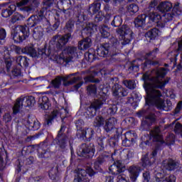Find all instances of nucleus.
I'll return each instance as SVG.
<instances>
[{
	"label": "nucleus",
	"mask_w": 182,
	"mask_h": 182,
	"mask_svg": "<svg viewBox=\"0 0 182 182\" xmlns=\"http://www.w3.org/2000/svg\"><path fill=\"white\" fill-rule=\"evenodd\" d=\"M166 75L167 70L166 68H156L144 74L143 80L146 93L145 97L146 105L148 106H156L160 110L168 112L173 107L171 101L168 100L164 103V100L161 98L163 96L161 92L157 90L163 89L167 85V81L164 79Z\"/></svg>",
	"instance_id": "f257e3e1"
},
{
	"label": "nucleus",
	"mask_w": 182,
	"mask_h": 182,
	"mask_svg": "<svg viewBox=\"0 0 182 182\" xmlns=\"http://www.w3.org/2000/svg\"><path fill=\"white\" fill-rule=\"evenodd\" d=\"M82 55V51L79 50L77 48L68 47L63 51L62 54L57 58L56 60L58 63H63V62L69 63L73 59H79Z\"/></svg>",
	"instance_id": "f03ea898"
},
{
	"label": "nucleus",
	"mask_w": 182,
	"mask_h": 182,
	"mask_svg": "<svg viewBox=\"0 0 182 182\" xmlns=\"http://www.w3.org/2000/svg\"><path fill=\"white\" fill-rule=\"evenodd\" d=\"M33 105H35V97H33V96H21L16 100L13 107V113L14 114H16L19 113V110H21L23 106L24 107H31L33 106Z\"/></svg>",
	"instance_id": "7ed1b4c3"
},
{
	"label": "nucleus",
	"mask_w": 182,
	"mask_h": 182,
	"mask_svg": "<svg viewBox=\"0 0 182 182\" xmlns=\"http://www.w3.org/2000/svg\"><path fill=\"white\" fill-rule=\"evenodd\" d=\"M30 35L29 27L26 26H18L11 33L12 38L15 43H21L23 42Z\"/></svg>",
	"instance_id": "20e7f679"
},
{
	"label": "nucleus",
	"mask_w": 182,
	"mask_h": 182,
	"mask_svg": "<svg viewBox=\"0 0 182 182\" xmlns=\"http://www.w3.org/2000/svg\"><path fill=\"white\" fill-rule=\"evenodd\" d=\"M106 99H107V95L104 94L103 97L95 100L91 103L90 107L87 108L85 113L87 115L86 116L87 119H92L96 116V112H97V110H99V109H100L103 105L106 103Z\"/></svg>",
	"instance_id": "39448f33"
},
{
	"label": "nucleus",
	"mask_w": 182,
	"mask_h": 182,
	"mask_svg": "<svg viewBox=\"0 0 182 182\" xmlns=\"http://www.w3.org/2000/svg\"><path fill=\"white\" fill-rule=\"evenodd\" d=\"M75 75L76 74L73 73L63 77H57L55 80L52 81V85L56 88H58L60 85H62V82L64 86H69L70 85H73V83H76L77 80H80V78L79 77H74L73 78H70L71 76H75Z\"/></svg>",
	"instance_id": "423d86ee"
},
{
	"label": "nucleus",
	"mask_w": 182,
	"mask_h": 182,
	"mask_svg": "<svg viewBox=\"0 0 182 182\" xmlns=\"http://www.w3.org/2000/svg\"><path fill=\"white\" fill-rule=\"evenodd\" d=\"M117 33L119 35V41L122 45H128L133 39V32L130 30L129 26L124 25L122 28L117 30Z\"/></svg>",
	"instance_id": "0eeeda50"
},
{
	"label": "nucleus",
	"mask_w": 182,
	"mask_h": 182,
	"mask_svg": "<svg viewBox=\"0 0 182 182\" xmlns=\"http://www.w3.org/2000/svg\"><path fill=\"white\" fill-rule=\"evenodd\" d=\"M174 135L171 134L164 141L163 136L160 134V128L156 127L150 132V139H152L153 141H159L161 144L166 143L168 145L173 144L174 143Z\"/></svg>",
	"instance_id": "6e6552de"
},
{
	"label": "nucleus",
	"mask_w": 182,
	"mask_h": 182,
	"mask_svg": "<svg viewBox=\"0 0 182 182\" xmlns=\"http://www.w3.org/2000/svg\"><path fill=\"white\" fill-rule=\"evenodd\" d=\"M87 174L90 176L95 175V171L92 168L88 167L86 171L85 169H78L74 182H89V180L86 177Z\"/></svg>",
	"instance_id": "1a4fd4ad"
},
{
	"label": "nucleus",
	"mask_w": 182,
	"mask_h": 182,
	"mask_svg": "<svg viewBox=\"0 0 182 182\" xmlns=\"http://www.w3.org/2000/svg\"><path fill=\"white\" fill-rule=\"evenodd\" d=\"M77 154L80 157H93L95 156V146L83 144L77 151Z\"/></svg>",
	"instance_id": "9d476101"
},
{
	"label": "nucleus",
	"mask_w": 182,
	"mask_h": 182,
	"mask_svg": "<svg viewBox=\"0 0 182 182\" xmlns=\"http://www.w3.org/2000/svg\"><path fill=\"white\" fill-rule=\"evenodd\" d=\"M168 16V14H164L163 16H161L159 13L149 14V19L153 22H155V23H157L159 28H164L166 22H167V21L164 20V18H167Z\"/></svg>",
	"instance_id": "9b49d317"
},
{
	"label": "nucleus",
	"mask_w": 182,
	"mask_h": 182,
	"mask_svg": "<svg viewBox=\"0 0 182 182\" xmlns=\"http://www.w3.org/2000/svg\"><path fill=\"white\" fill-rule=\"evenodd\" d=\"M71 38L72 35L70 33L65 34V36H56L52 38L50 43L51 45H56V46L60 48V46L66 45Z\"/></svg>",
	"instance_id": "f8f14e48"
},
{
	"label": "nucleus",
	"mask_w": 182,
	"mask_h": 182,
	"mask_svg": "<svg viewBox=\"0 0 182 182\" xmlns=\"http://www.w3.org/2000/svg\"><path fill=\"white\" fill-rule=\"evenodd\" d=\"M66 114H68V109L62 108L60 112H58V110H54L51 114L48 117L47 119V124L49 126V124H52V120L55 119V117H58V116H60L61 119H65L66 117Z\"/></svg>",
	"instance_id": "ddd939ff"
},
{
	"label": "nucleus",
	"mask_w": 182,
	"mask_h": 182,
	"mask_svg": "<svg viewBox=\"0 0 182 182\" xmlns=\"http://www.w3.org/2000/svg\"><path fill=\"white\" fill-rule=\"evenodd\" d=\"M124 170V166H123L120 161H117L109 167V171L111 174H120V173H123Z\"/></svg>",
	"instance_id": "4468645a"
},
{
	"label": "nucleus",
	"mask_w": 182,
	"mask_h": 182,
	"mask_svg": "<svg viewBox=\"0 0 182 182\" xmlns=\"http://www.w3.org/2000/svg\"><path fill=\"white\" fill-rule=\"evenodd\" d=\"M151 157L150 159H149V155L146 154L144 155L141 158V161H142V166L143 167H150L153 163L156 161V156H157V151L154 150L153 151L151 154Z\"/></svg>",
	"instance_id": "2eb2a0df"
},
{
	"label": "nucleus",
	"mask_w": 182,
	"mask_h": 182,
	"mask_svg": "<svg viewBox=\"0 0 182 182\" xmlns=\"http://www.w3.org/2000/svg\"><path fill=\"white\" fill-rule=\"evenodd\" d=\"M157 52H159V48H156L154 51L146 53L145 55V62L142 65L144 70H146V68H149L150 65H154L151 59H153V56H154L155 53Z\"/></svg>",
	"instance_id": "dca6fc26"
},
{
	"label": "nucleus",
	"mask_w": 182,
	"mask_h": 182,
	"mask_svg": "<svg viewBox=\"0 0 182 182\" xmlns=\"http://www.w3.org/2000/svg\"><path fill=\"white\" fill-rule=\"evenodd\" d=\"M28 2L29 0H21L16 4V6L20 11H23V12H27L28 14H29L30 12H32V11H33V7L31 6H26V5H28Z\"/></svg>",
	"instance_id": "f3484780"
},
{
	"label": "nucleus",
	"mask_w": 182,
	"mask_h": 182,
	"mask_svg": "<svg viewBox=\"0 0 182 182\" xmlns=\"http://www.w3.org/2000/svg\"><path fill=\"white\" fill-rule=\"evenodd\" d=\"M141 171V168L140 166H131L129 168V177L132 181H136L137 180V177L140 175V172Z\"/></svg>",
	"instance_id": "a211bd4d"
},
{
	"label": "nucleus",
	"mask_w": 182,
	"mask_h": 182,
	"mask_svg": "<svg viewBox=\"0 0 182 182\" xmlns=\"http://www.w3.org/2000/svg\"><path fill=\"white\" fill-rule=\"evenodd\" d=\"M163 166L166 170L171 171V170H176V168H178L179 164L173 159H166L164 161Z\"/></svg>",
	"instance_id": "6ab92c4d"
},
{
	"label": "nucleus",
	"mask_w": 182,
	"mask_h": 182,
	"mask_svg": "<svg viewBox=\"0 0 182 182\" xmlns=\"http://www.w3.org/2000/svg\"><path fill=\"white\" fill-rule=\"evenodd\" d=\"M114 96H118V97H122V96H127V92L124 90L122 85L119 84H115L112 88Z\"/></svg>",
	"instance_id": "aec40b11"
},
{
	"label": "nucleus",
	"mask_w": 182,
	"mask_h": 182,
	"mask_svg": "<svg viewBox=\"0 0 182 182\" xmlns=\"http://www.w3.org/2000/svg\"><path fill=\"white\" fill-rule=\"evenodd\" d=\"M94 133L95 131H93L92 128L78 130V134H80V137L83 140H85V139H92V137H93Z\"/></svg>",
	"instance_id": "412c9836"
},
{
	"label": "nucleus",
	"mask_w": 182,
	"mask_h": 182,
	"mask_svg": "<svg viewBox=\"0 0 182 182\" xmlns=\"http://www.w3.org/2000/svg\"><path fill=\"white\" fill-rule=\"evenodd\" d=\"M171 8H173V4L168 1H163L159 4L157 6L158 11L161 12L162 14H165V12H168V11H171Z\"/></svg>",
	"instance_id": "4be33fe9"
},
{
	"label": "nucleus",
	"mask_w": 182,
	"mask_h": 182,
	"mask_svg": "<svg viewBox=\"0 0 182 182\" xmlns=\"http://www.w3.org/2000/svg\"><path fill=\"white\" fill-rule=\"evenodd\" d=\"M90 46H92V40L89 38H84L78 43L80 50H86V49H89Z\"/></svg>",
	"instance_id": "5701e85b"
},
{
	"label": "nucleus",
	"mask_w": 182,
	"mask_h": 182,
	"mask_svg": "<svg viewBox=\"0 0 182 182\" xmlns=\"http://www.w3.org/2000/svg\"><path fill=\"white\" fill-rule=\"evenodd\" d=\"M146 18H147L146 14L138 16L134 21L136 28H143L146 25Z\"/></svg>",
	"instance_id": "b1692460"
},
{
	"label": "nucleus",
	"mask_w": 182,
	"mask_h": 182,
	"mask_svg": "<svg viewBox=\"0 0 182 182\" xmlns=\"http://www.w3.org/2000/svg\"><path fill=\"white\" fill-rule=\"evenodd\" d=\"M40 107L43 110H49L50 107V103L49 102V98L46 96H43L39 99Z\"/></svg>",
	"instance_id": "393cba45"
},
{
	"label": "nucleus",
	"mask_w": 182,
	"mask_h": 182,
	"mask_svg": "<svg viewBox=\"0 0 182 182\" xmlns=\"http://www.w3.org/2000/svg\"><path fill=\"white\" fill-rule=\"evenodd\" d=\"M33 37L36 41H40L43 37V28L41 26L36 27L33 31Z\"/></svg>",
	"instance_id": "a878e982"
},
{
	"label": "nucleus",
	"mask_w": 182,
	"mask_h": 182,
	"mask_svg": "<svg viewBox=\"0 0 182 182\" xmlns=\"http://www.w3.org/2000/svg\"><path fill=\"white\" fill-rule=\"evenodd\" d=\"M117 120L116 118L112 117L105 121V129L106 132H110V130H113L114 127V124H116Z\"/></svg>",
	"instance_id": "bb28decb"
},
{
	"label": "nucleus",
	"mask_w": 182,
	"mask_h": 182,
	"mask_svg": "<svg viewBox=\"0 0 182 182\" xmlns=\"http://www.w3.org/2000/svg\"><path fill=\"white\" fill-rule=\"evenodd\" d=\"M109 54V44H104L97 49V55L101 58H105Z\"/></svg>",
	"instance_id": "cd10ccee"
},
{
	"label": "nucleus",
	"mask_w": 182,
	"mask_h": 182,
	"mask_svg": "<svg viewBox=\"0 0 182 182\" xmlns=\"http://www.w3.org/2000/svg\"><path fill=\"white\" fill-rule=\"evenodd\" d=\"M140 99H141V95H138L135 92L132 94V97L129 98L128 103H130L132 106H136L137 107V102H140Z\"/></svg>",
	"instance_id": "c85d7f7f"
},
{
	"label": "nucleus",
	"mask_w": 182,
	"mask_h": 182,
	"mask_svg": "<svg viewBox=\"0 0 182 182\" xmlns=\"http://www.w3.org/2000/svg\"><path fill=\"white\" fill-rule=\"evenodd\" d=\"M22 53H26L30 55L32 58H36L38 54L36 53V50H34L32 46H26L21 50Z\"/></svg>",
	"instance_id": "c756f323"
},
{
	"label": "nucleus",
	"mask_w": 182,
	"mask_h": 182,
	"mask_svg": "<svg viewBox=\"0 0 182 182\" xmlns=\"http://www.w3.org/2000/svg\"><path fill=\"white\" fill-rule=\"evenodd\" d=\"M161 34L160 31L157 28H153L151 31H148L145 36L146 38H150L151 39H156L157 36H159Z\"/></svg>",
	"instance_id": "7c9ffc66"
},
{
	"label": "nucleus",
	"mask_w": 182,
	"mask_h": 182,
	"mask_svg": "<svg viewBox=\"0 0 182 182\" xmlns=\"http://www.w3.org/2000/svg\"><path fill=\"white\" fill-rule=\"evenodd\" d=\"M97 31V26L93 23H87L86 25V27L83 29L84 32H86V33H94V32H96Z\"/></svg>",
	"instance_id": "2f4dec72"
},
{
	"label": "nucleus",
	"mask_w": 182,
	"mask_h": 182,
	"mask_svg": "<svg viewBox=\"0 0 182 182\" xmlns=\"http://www.w3.org/2000/svg\"><path fill=\"white\" fill-rule=\"evenodd\" d=\"M156 120V116L154 114H151L149 116L146 117L145 119L142 122L143 126H150Z\"/></svg>",
	"instance_id": "473e14b6"
},
{
	"label": "nucleus",
	"mask_w": 182,
	"mask_h": 182,
	"mask_svg": "<svg viewBox=\"0 0 182 182\" xmlns=\"http://www.w3.org/2000/svg\"><path fill=\"white\" fill-rule=\"evenodd\" d=\"M16 63L19 65L20 66H24L26 68L29 65L28 63V59L26 57L18 56L16 58Z\"/></svg>",
	"instance_id": "72a5a7b5"
},
{
	"label": "nucleus",
	"mask_w": 182,
	"mask_h": 182,
	"mask_svg": "<svg viewBox=\"0 0 182 182\" xmlns=\"http://www.w3.org/2000/svg\"><path fill=\"white\" fill-rule=\"evenodd\" d=\"M100 32L102 38H109L110 33H109V27L106 26H102L100 28Z\"/></svg>",
	"instance_id": "f704fd0d"
},
{
	"label": "nucleus",
	"mask_w": 182,
	"mask_h": 182,
	"mask_svg": "<svg viewBox=\"0 0 182 182\" xmlns=\"http://www.w3.org/2000/svg\"><path fill=\"white\" fill-rule=\"evenodd\" d=\"M100 10V4L95 3L92 4L89 8V12L91 14H97Z\"/></svg>",
	"instance_id": "c9c22d12"
},
{
	"label": "nucleus",
	"mask_w": 182,
	"mask_h": 182,
	"mask_svg": "<svg viewBox=\"0 0 182 182\" xmlns=\"http://www.w3.org/2000/svg\"><path fill=\"white\" fill-rule=\"evenodd\" d=\"M122 22H123V19H122V16H116L114 17V19L112 21L111 25L112 26L117 27V26H120V25H122Z\"/></svg>",
	"instance_id": "e433bc0d"
},
{
	"label": "nucleus",
	"mask_w": 182,
	"mask_h": 182,
	"mask_svg": "<svg viewBox=\"0 0 182 182\" xmlns=\"http://www.w3.org/2000/svg\"><path fill=\"white\" fill-rule=\"evenodd\" d=\"M123 84L124 85V86H126V87H128V89H136V82H134V80H125L123 81Z\"/></svg>",
	"instance_id": "4c0bfd02"
},
{
	"label": "nucleus",
	"mask_w": 182,
	"mask_h": 182,
	"mask_svg": "<svg viewBox=\"0 0 182 182\" xmlns=\"http://www.w3.org/2000/svg\"><path fill=\"white\" fill-rule=\"evenodd\" d=\"M127 11L129 14L133 15V14L139 12V6L134 4H130L127 8Z\"/></svg>",
	"instance_id": "58836bf2"
},
{
	"label": "nucleus",
	"mask_w": 182,
	"mask_h": 182,
	"mask_svg": "<svg viewBox=\"0 0 182 182\" xmlns=\"http://www.w3.org/2000/svg\"><path fill=\"white\" fill-rule=\"evenodd\" d=\"M36 23H38V16H32L28 18V25L31 28L33 27Z\"/></svg>",
	"instance_id": "ea45409f"
},
{
	"label": "nucleus",
	"mask_w": 182,
	"mask_h": 182,
	"mask_svg": "<svg viewBox=\"0 0 182 182\" xmlns=\"http://www.w3.org/2000/svg\"><path fill=\"white\" fill-rule=\"evenodd\" d=\"M105 124V119L102 117H97L94 121V126L95 127H100V126H103Z\"/></svg>",
	"instance_id": "a19ab883"
},
{
	"label": "nucleus",
	"mask_w": 182,
	"mask_h": 182,
	"mask_svg": "<svg viewBox=\"0 0 182 182\" xmlns=\"http://www.w3.org/2000/svg\"><path fill=\"white\" fill-rule=\"evenodd\" d=\"M127 136H130V133L127 132L125 139L122 141V145L125 147H129V146H132V143L134 141V139H132L130 141V139H127Z\"/></svg>",
	"instance_id": "79ce46f5"
},
{
	"label": "nucleus",
	"mask_w": 182,
	"mask_h": 182,
	"mask_svg": "<svg viewBox=\"0 0 182 182\" xmlns=\"http://www.w3.org/2000/svg\"><path fill=\"white\" fill-rule=\"evenodd\" d=\"M5 38H6V31L5 29L1 28L0 29V41H0V45H4V43L5 42Z\"/></svg>",
	"instance_id": "37998d69"
},
{
	"label": "nucleus",
	"mask_w": 182,
	"mask_h": 182,
	"mask_svg": "<svg viewBox=\"0 0 182 182\" xmlns=\"http://www.w3.org/2000/svg\"><path fill=\"white\" fill-rule=\"evenodd\" d=\"M85 58L87 62L92 63L95 60V55L90 53V52L85 53Z\"/></svg>",
	"instance_id": "c03bdc74"
},
{
	"label": "nucleus",
	"mask_w": 182,
	"mask_h": 182,
	"mask_svg": "<svg viewBox=\"0 0 182 182\" xmlns=\"http://www.w3.org/2000/svg\"><path fill=\"white\" fill-rule=\"evenodd\" d=\"M87 90L90 95H96V91L97 89L96 88V85H90L88 86Z\"/></svg>",
	"instance_id": "a18cd8bd"
},
{
	"label": "nucleus",
	"mask_w": 182,
	"mask_h": 182,
	"mask_svg": "<svg viewBox=\"0 0 182 182\" xmlns=\"http://www.w3.org/2000/svg\"><path fill=\"white\" fill-rule=\"evenodd\" d=\"M95 76H97V72L96 71L92 72L90 76L85 77V82H94L93 78L95 77Z\"/></svg>",
	"instance_id": "49530a36"
},
{
	"label": "nucleus",
	"mask_w": 182,
	"mask_h": 182,
	"mask_svg": "<svg viewBox=\"0 0 182 182\" xmlns=\"http://www.w3.org/2000/svg\"><path fill=\"white\" fill-rule=\"evenodd\" d=\"M66 28L69 32H71L75 28V22L73 21H69L66 24Z\"/></svg>",
	"instance_id": "de8ad7c7"
},
{
	"label": "nucleus",
	"mask_w": 182,
	"mask_h": 182,
	"mask_svg": "<svg viewBox=\"0 0 182 182\" xmlns=\"http://www.w3.org/2000/svg\"><path fill=\"white\" fill-rule=\"evenodd\" d=\"M22 19V16L19 14H15L12 18H11V22L13 23H15V22H16L17 21H21Z\"/></svg>",
	"instance_id": "09e8293b"
},
{
	"label": "nucleus",
	"mask_w": 182,
	"mask_h": 182,
	"mask_svg": "<svg viewBox=\"0 0 182 182\" xmlns=\"http://www.w3.org/2000/svg\"><path fill=\"white\" fill-rule=\"evenodd\" d=\"M105 161V159H100L99 158L95 163H94V168L95 170H98L99 167H100V164H102Z\"/></svg>",
	"instance_id": "8fccbe9b"
},
{
	"label": "nucleus",
	"mask_w": 182,
	"mask_h": 182,
	"mask_svg": "<svg viewBox=\"0 0 182 182\" xmlns=\"http://www.w3.org/2000/svg\"><path fill=\"white\" fill-rule=\"evenodd\" d=\"M1 15H2L3 18H8V17L11 16V15H12V11H11V10L7 9L6 10H4L1 12Z\"/></svg>",
	"instance_id": "3c124183"
},
{
	"label": "nucleus",
	"mask_w": 182,
	"mask_h": 182,
	"mask_svg": "<svg viewBox=\"0 0 182 182\" xmlns=\"http://www.w3.org/2000/svg\"><path fill=\"white\" fill-rule=\"evenodd\" d=\"M30 127H32L33 130H38L41 127V124L38 121H34L33 124H30Z\"/></svg>",
	"instance_id": "603ef678"
},
{
	"label": "nucleus",
	"mask_w": 182,
	"mask_h": 182,
	"mask_svg": "<svg viewBox=\"0 0 182 182\" xmlns=\"http://www.w3.org/2000/svg\"><path fill=\"white\" fill-rule=\"evenodd\" d=\"M162 182H176V177L173 175H171L166 177Z\"/></svg>",
	"instance_id": "864d4df0"
},
{
	"label": "nucleus",
	"mask_w": 182,
	"mask_h": 182,
	"mask_svg": "<svg viewBox=\"0 0 182 182\" xmlns=\"http://www.w3.org/2000/svg\"><path fill=\"white\" fill-rule=\"evenodd\" d=\"M143 182L150 181V173L149 172H145L143 173Z\"/></svg>",
	"instance_id": "5fc2aeb1"
},
{
	"label": "nucleus",
	"mask_w": 182,
	"mask_h": 182,
	"mask_svg": "<svg viewBox=\"0 0 182 182\" xmlns=\"http://www.w3.org/2000/svg\"><path fill=\"white\" fill-rule=\"evenodd\" d=\"M117 182H127V179L126 178V176L124 175H119L117 176Z\"/></svg>",
	"instance_id": "6e6d98bb"
},
{
	"label": "nucleus",
	"mask_w": 182,
	"mask_h": 182,
	"mask_svg": "<svg viewBox=\"0 0 182 182\" xmlns=\"http://www.w3.org/2000/svg\"><path fill=\"white\" fill-rule=\"evenodd\" d=\"M166 95L167 97H170L171 99H174L176 97V95H174V92L171 90H166Z\"/></svg>",
	"instance_id": "4d7b16f0"
},
{
	"label": "nucleus",
	"mask_w": 182,
	"mask_h": 182,
	"mask_svg": "<svg viewBox=\"0 0 182 182\" xmlns=\"http://www.w3.org/2000/svg\"><path fill=\"white\" fill-rule=\"evenodd\" d=\"M111 42L112 43V47L114 48L115 49H117L119 48V45H120V43L117 41L116 38H112L111 39Z\"/></svg>",
	"instance_id": "13d9d810"
},
{
	"label": "nucleus",
	"mask_w": 182,
	"mask_h": 182,
	"mask_svg": "<svg viewBox=\"0 0 182 182\" xmlns=\"http://www.w3.org/2000/svg\"><path fill=\"white\" fill-rule=\"evenodd\" d=\"M157 0H153L151 1L149 4V8L150 9H155L156 7L157 6Z\"/></svg>",
	"instance_id": "bf43d9fd"
},
{
	"label": "nucleus",
	"mask_w": 182,
	"mask_h": 182,
	"mask_svg": "<svg viewBox=\"0 0 182 182\" xmlns=\"http://www.w3.org/2000/svg\"><path fill=\"white\" fill-rule=\"evenodd\" d=\"M4 122H11V120H12V117H11V114L9 113L5 114V115L4 116Z\"/></svg>",
	"instance_id": "052dcab7"
},
{
	"label": "nucleus",
	"mask_w": 182,
	"mask_h": 182,
	"mask_svg": "<svg viewBox=\"0 0 182 182\" xmlns=\"http://www.w3.org/2000/svg\"><path fill=\"white\" fill-rule=\"evenodd\" d=\"M98 147H100V150H103L105 146H103V139L100 138L97 139Z\"/></svg>",
	"instance_id": "680f3d73"
},
{
	"label": "nucleus",
	"mask_w": 182,
	"mask_h": 182,
	"mask_svg": "<svg viewBox=\"0 0 182 182\" xmlns=\"http://www.w3.org/2000/svg\"><path fill=\"white\" fill-rule=\"evenodd\" d=\"M182 109V101L179 102L175 109V113H180V110Z\"/></svg>",
	"instance_id": "e2e57ef3"
},
{
	"label": "nucleus",
	"mask_w": 182,
	"mask_h": 182,
	"mask_svg": "<svg viewBox=\"0 0 182 182\" xmlns=\"http://www.w3.org/2000/svg\"><path fill=\"white\" fill-rule=\"evenodd\" d=\"M173 11V12L176 13V15H181V14H182V12L180 10V9H178V5L174 6Z\"/></svg>",
	"instance_id": "0e129e2a"
},
{
	"label": "nucleus",
	"mask_w": 182,
	"mask_h": 182,
	"mask_svg": "<svg viewBox=\"0 0 182 182\" xmlns=\"http://www.w3.org/2000/svg\"><path fill=\"white\" fill-rule=\"evenodd\" d=\"M10 12H11V14H14V12H15V11H16V6L14 4H11L9 6V9Z\"/></svg>",
	"instance_id": "69168bd1"
},
{
	"label": "nucleus",
	"mask_w": 182,
	"mask_h": 182,
	"mask_svg": "<svg viewBox=\"0 0 182 182\" xmlns=\"http://www.w3.org/2000/svg\"><path fill=\"white\" fill-rule=\"evenodd\" d=\"M44 5H46V6H52V5H53V0H46Z\"/></svg>",
	"instance_id": "338daca9"
},
{
	"label": "nucleus",
	"mask_w": 182,
	"mask_h": 182,
	"mask_svg": "<svg viewBox=\"0 0 182 182\" xmlns=\"http://www.w3.org/2000/svg\"><path fill=\"white\" fill-rule=\"evenodd\" d=\"M163 177H164V175L162 174L161 173H156V181H161L160 178H163Z\"/></svg>",
	"instance_id": "774afa93"
}]
</instances>
